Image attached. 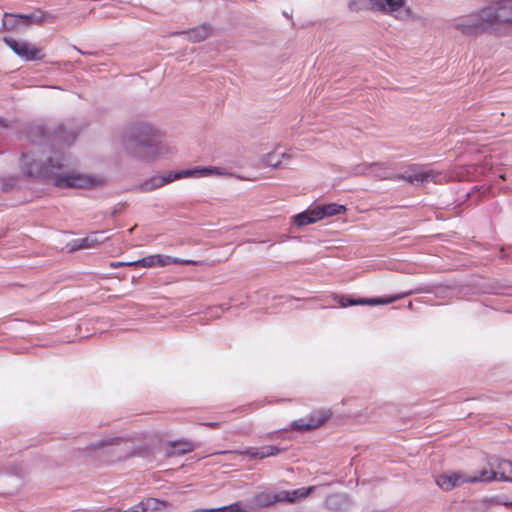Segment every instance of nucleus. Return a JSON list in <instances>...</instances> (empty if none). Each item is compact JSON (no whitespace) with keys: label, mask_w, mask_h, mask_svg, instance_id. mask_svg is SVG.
<instances>
[{"label":"nucleus","mask_w":512,"mask_h":512,"mask_svg":"<svg viewBox=\"0 0 512 512\" xmlns=\"http://www.w3.org/2000/svg\"><path fill=\"white\" fill-rule=\"evenodd\" d=\"M70 158L58 151L23 153L21 169L33 178H45L61 189L89 188L96 185L95 179L69 171Z\"/></svg>","instance_id":"1"},{"label":"nucleus","mask_w":512,"mask_h":512,"mask_svg":"<svg viewBox=\"0 0 512 512\" xmlns=\"http://www.w3.org/2000/svg\"><path fill=\"white\" fill-rule=\"evenodd\" d=\"M121 143L129 157L148 163L174 152L173 147L162 139L161 132L148 123L130 126L123 133Z\"/></svg>","instance_id":"2"},{"label":"nucleus","mask_w":512,"mask_h":512,"mask_svg":"<svg viewBox=\"0 0 512 512\" xmlns=\"http://www.w3.org/2000/svg\"><path fill=\"white\" fill-rule=\"evenodd\" d=\"M223 175L225 174L218 168H196L192 170H185L181 172H168L164 175H155L148 180L144 181L138 186V190L144 193L154 191L163 187L164 185L173 182L174 180L182 177L197 175V176H208V175Z\"/></svg>","instance_id":"3"},{"label":"nucleus","mask_w":512,"mask_h":512,"mask_svg":"<svg viewBox=\"0 0 512 512\" xmlns=\"http://www.w3.org/2000/svg\"><path fill=\"white\" fill-rule=\"evenodd\" d=\"M386 179L389 180H400L403 179L410 184H421L425 185L427 183H442L443 181H447L446 175H444L440 171H436L433 169L423 168V167H411L403 173L400 174H391L386 176Z\"/></svg>","instance_id":"4"},{"label":"nucleus","mask_w":512,"mask_h":512,"mask_svg":"<svg viewBox=\"0 0 512 512\" xmlns=\"http://www.w3.org/2000/svg\"><path fill=\"white\" fill-rule=\"evenodd\" d=\"M484 16L489 23L491 32L501 26H512V0H499L484 8Z\"/></svg>","instance_id":"5"},{"label":"nucleus","mask_w":512,"mask_h":512,"mask_svg":"<svg viewBox=\"0 0 512 512\" xmlns=\"http://www.w3.org/2000/svg\"><path fill=\"white\" fill-rule=\"evenodd\" d=\"M484 16V8L478 13L465 15L454 21V28L466 36H476L484 32H491L488 21Z\"/></svg>","instance_id":"6"},{"label":"nucleus","mask_w":512,"mask_h":512,"mask_svg":"<svg viewBox=\"0 0 512 512\" xmlns=\"http://www.w3.org/2000/svg\"><path fill=\"white\" fill-rule=\"evenodd\" d=\"M486 472H480L477 476H469L462 471H453L449 473H443L436 478V484L444 491H450L453 488L460 486L464 483H477L479 479H487Z\"/></svg>","instance_id":"7"},{"label":"nucleus","mask_w":512,"mask_h":512,"mask_svg":"<svg viewBox=\"0 0 512 512\" xmlns=\"http://www.w3.org/2000/svg\"><path fill=\"white\" fill-rule=\"evenodd\" d=\"M490 470L483 469L481 472H486L487 479H479V482H489L492 480H500L505 482H512V462L508 460H499L496 458H490L488 461Z\"/></svg>","instance_id":"8"},{"label":"nucleus","mask_w":512,"mask_h":512,"mask_svg":"<svg viewBox=\"0 0 512 512\" xmlns=\"http://www.w3.org/2000/svg\"><path fill=\"white\" fill-rule=\"evenodd\" d=\"M331 416L329 411H314L310 415L293 421L290 428L295 431H310L322 426Z\"/></svg>","instance_id":"9"},{"label":"nucleus","mask_w":512,"mask_h":512,"mask_svg":"<svg viewBox=\"0 0 512 512\" xmlns=\"http://www.w3.org/2000/svg\"><path fill=\"white\" fill-rule=\"evenodd\" d=\"M3 40L16 55L26 60L41 58L40 50L26 41H17L10 37H4Z\"/></svg>","instance_id":"10"},{"label":"nucleus","mask_w":512,"mask_h":512,"mask_svg":"<svg viewBox=\"0 0 512 512\" xmlns=\"http://www.w3.org/2000/svg\"><path fill=\"white\" fill-rule=\"evenodd\" d=\"M193 261L190 260H181L178 258H173L168 255H149L147 257H144L140 260L135 261V264H139V266L145 267V268H151V267H164L171 264H192Z\"/></svg>","instance_id":"11"},{"label":"nucleus","mask_w":512,"mask_h":512,"mask_svg":"<svg viewBox=\"0 0 512 512\" xmlns=\"http://www.w3.org/2000/svg\"><path fill=\"white\" fill-rule=\"evenodd\" d=\"M406 2L407 0H386V14L400 21L416 19L410 7L406 6Z\"/></svg>","instance_id":"12"},{"label":"nucleus","mask_w":512,"mask_h":512,"mask_svg":"<svg viewBox=\"0 0 512 512\" xmlns=\"http://www.w3.org/2000/svg\"><path fill=\"white\" fill-rule=\"evenodd\" d=\"M17 20L19 25L30 26V25H41L44 22H54L55 16L42 10H37L29 15L17 14Z\"/></svg>","instance_id":"13"},{"label":"nucleus","mask_w":512,"mask_h":512,"mask_svg":"<svg viewBox=\"0 0 512 512\" xmlns=\"http://www.w3.org/2000/svg\"><path fill=\"white\" fill-rule=\"evenodd\" d=\"M279 498H281L280 491L275 492L272 490H265V491L257 493L253 497L252 504L254 507H257V508L268 507L277 502H282L281 499H279Z\"/></svg>","instance_id":"14"},{"label":"nucleus","mask_w":512,"mask_h":512,"mask_svg":"<svg viewBox=\"0 0 512 512\" xmlns=\"http://www.w3.org/2000/svg\"><path fill=\"white\" fill-rule=\"evenodd\" d=\"M348 8L352 12L364 10L384 11V0H352L348 3Z\"/></svg>","instance_id":"15"},{"label":"nucleus","mask_w":512,"mask_h":512,"mask_svg":"<svg viewBox=\"0 0 512 512\" xmlns=\"http://www.w3.org/2000/svg\"><path fill=\"white\" fill-rule=\"evenodd\" d=\"M315 489V486L310 487H301L295 490L287 491V490H281L280 496L282 502H288V503H294L298 500L304 499L307 497L313 490Z\"/></svg>","instance_id":"16"},{"label":"nucleus","mask_w":512,"mask_h":512,"mask_svg":"<svg viewBox=\"0 0 512 512\" xmlns=\"http://www.w3.org/2000/svg\"><path fill=\"white\" fill-rule=\"evenodd\" d=\"M196 445L188 440H178L170 442L169 449L167 451L168 456H181L186 453L192 452Z\"/></svg>","instance_id":"17"},{"label":"nucleus","mask_w":512,"mask_h":512,"mask_svg":"<svg viewBox=\"0 0 512 512\" xmlns=\"http://www.w3.org/2000/svg\"><path fill=\"white\" fill-rule=\"evenodd\" d=\"M325 504L331 510L343 511L349 507L350 501L347 495L342 493H335L326 498Z\"/></svg>","instance_id":"18"},{"label":"nucleus","mask_w":512,"mask_h":512,"mask_svg":"<svg viewBox=\"0 0 512 512\" xmlns=\"http://www.w3.org/2000/svg\"><path fill=\"white\" fill-rule=\"evenodd\" d=\"M318 215L320 214H317L315 207L312 206L302 213L293 216V221L297 226L302 227L319 221L320 219Z\"/></svg>","instance_id":"19"},{"label":"nucleus","mask_w":512,"mask_h":512,"mask_svg":"<svg viewBox=\"0 0 512 512\" xmlns=\"http://www.w3.org/2000/svg\"><path fill=\"white\" fill-rule=\"evenodd\" d=\"M317 214L319 213V219H323L326 217H331L335 215L342 214L346 211V208L343 205L336 203H329L325 205H316L314 206Z\"/></svg>","instance_id":"20"},{"label":"nucleus","mask_w":512,"mask_h":512,"mask_svg":"<svg viewBox=\"0 0 512 512\" xmlns=\"http://www.w3.org/2000/svg\"><path fill=\"white\" fill-rule=\"evenodd\" d=\"M284 450L285 449H281V448L269 445V446H263L258 449H248L244 452V454L248 455L250 458L263 459L266 457L275 456Z\"/></svg>","instance_id":"21"},{"label":"nucleus","mask_w":512,"mask_h":512,"mask_svg":"<svg viewBox=\"0 0 512 512\" xmlns=\"http://www.w3.org/2000/svg\"><path fill=\"white\" fill-rule=\"evenodd\" d=\"M107 237L104 236V232H94L89 236L78 240V244L75 249H87L96 246L99 243L104 242Z\"/></svg>","instance_id":"22"},{"label":"nucleus","mask_w":512,"mask_h":512,"mask_svg":"<svg viewBox=\"0 0 512 512\" xmlns=\"http://www.w3.org/2000/svg\"><path fill=\"white\" fill-rule=\"evenodd\" d=\"M384 299L383 298H358V299H351L348 297H341L339 299V304L341 307H348L352 305H363V304H383Z\"/></svg>","instance_id":"23"},{"label":"nucleus","mask_w":512,"mask_h":512,"mask_svg":"<svg viewBox=\"0 0 512 512\" xmlns=\"http://www.w3.org/2000/svg\"><path fill=\"white\" fill-rule=\"evenodd\" d=\"M209 33L210 28L207 25H201L187 32H183L182 34L186 35L188 40L192 42H200L205 40L208 37Z\"/></svg>","instance_id":"24"},{"label":"nucleus","mask_w":512,"mask_h":512,"mask_svg":"<svg viewBox=\"0 0 512 512\" xmlns=\"http://www.w3.org/2000/svg\"><path fill=\"white\" fill-rule=\"evenodd\" d=\"M121 442H122L121 438H118V437H114V438L106 437V438H103V439H101L99 441H96V442L90 444L89 449L92 450V451H95V452L105 451L106 448L112 447V446H117Z\"/></svg>","instance_id":"25"},{"label":"nucleus","mask_w":512,"mask_h":512,"mask_svg":"<svg viewBox=\"0 0 512 512\" xmlns=\"http://www.w3.org/2000/svg\"><path fill=\"white\" fill-rule=\"evenodd\" d=\"M141 512H154L158 510L165 509L167 504L163 501H160L156 498H148L139 503Z\"/></svg>","instance_id":"26"},{"label":"nucleus","mask_w":512,"mask_h":512,"mask_svg":"<svg viewBox=\"0 0 512 512\" xmlns=\"http://www.w3.org/2000/svg\"><path fill=\"white\" fill-rule=\"evenodd\" d=\"M192 512H246L239 502L213 509H196Z\"/></svg>","instance_id":"27"},{"label":"nucleus","mask_w":512,"mask_h":512,"mask_svg":"<svg viewBox=\"0 0 512 512\" xmlns=\"http://www.w3.org/2000/svg\"><path fill=\"white\" fill-rule=\"evenodd\" d=\"M284 156L285 154L283 153L279 154L276 152H271L264 156L263 163L269 167H278L281 163L282 157Z\"/></svg>","instance_id":"28"},{"label":"nucleus","mask_w":512,"mask_h":512,"mask_svg":"<svg viewBox=\"0 0 512 512\" xmlns=\"http://www.w3.org/2000/svg\"><path fill=\"white\" fill-rule=\"evenodd\" d=\"M17 14L5 13L3 16V27L7 30L16 29L19 26Z\"/></svg>","instance_id":"29"},{"label":"nucleus","mask_w":512,"mask_h":512,"mask_svg":"<svg viewBox=\"0 0 512 512\" xmlns=\"http://www.w3.org/2000/svg\"><path fill=\"white\" fill-rule=\"evenodd\" d=\"M110 266L112 268H118V267H123V266H139V264H135V261H131V262H112L110 264Z\"/></svg>","instance_id":"30"},{"label":"nucleus","mask_w":512,"mask_h":512,"mask_svg":"<svg viewBox=\"0 0 512 512\" xmlns=\"http://www.w3.org/2000/svg\"><path fill=\"white\" fill-rule=\"evenodd\" d=\"M409 293H410V292H409V291H407V292H403V293H401V294H398L397 296H394V297H387V296H386L385 303H386V304L391 303V302H393L394 300H396V299H398V298H401V297H403V296L408 295Z\"/></svg>","instance_id":"31"},{"label":"nucleus","mask_w":512,"mask_h":512,"mask_svg":"<svg viewBox=\"0 0 512 512\" xmlns=\"http://www.w3.org/2000/svg\"><path fill=\"white\" fill-rule=\"evenodd\" d=\"M120 512H141V510H140V506L138 504V505H136V506H134L132 508H129V509L125 510V511H120Z\"/></svg>","instance_id":"32"},{"label":"nucleus","mask_w":512,"mask_h":512,"mask_svg":"<svg viewBox=\"0 0 512 512\" xmlns=\"http://www.w3.org/2000/svg\"><path fill=\"white\" fill-rule=\"evenodd\" d=\"M62 133H63V132H62V130L60 129V130L58 131L59 138H61V139H63V140H66V139L64 138V136L62 135Z\"/></svg>","instance_id":"33"},{"label":"nucleus","mask_w":512,"mask_h":512,"mask_svg":"<svg viewBox=\"0 0 512 512\" xmlns=\"http://www.w3.org/2000/svg\"><path fill=\"white\" fill-rule=\"evenodd\" d=\"M208 425L211 426V427H216L217 423H209Z\"/></svg>","instance_id":"34"},{"label":"nucleus","mask_w":512,"mask_h":512,"mask_svg":"<svg viewBox=\"0 0 512 512\" xmlns=\"http://www.w3.org/2000/svg\"><path fill=\"white\" fill-rule=\"evenodd\" d=\"M106 512H120V511H116V510H108Z\"/></svg>","instance_id":"35"},{"label":"nucleus","mask_w":512,"mask_h":512,"mask_svg":"<svg viewBox=\"0 0 512 512\" xmlns=\"http://www.w3.org/2000/svg\"><path fill=\"white\" fill-rule=\"evenodd\" d=\"M225 453H228L227 451H222V452H219L218 454H225Z\"/></svg>","instance_id":"36"},{"label":"nucleus","mask_w":512,"mask_h":512,"mask_svg":"<svg viewBox=\"0 0 512 512\" xmlns=\"http://www.w3.org/2000/svg\"><path fill=\"white\" fill-rule=\"evenodd\" d=\"M2 125H3V120H2V119H0V126H2Z\"/></svg>","instance_id":"37"}]
</instances>
